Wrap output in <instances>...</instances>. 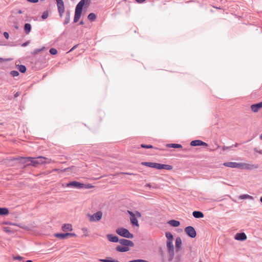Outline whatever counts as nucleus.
<instances>
[{
  "instance_id": "nucleus-1",
  "label": "nucleus",
  "mask_w": 262,
  "mask_h": 262,
  "mask_svg": "<svg viewBox=\"0 0 262 262\" xmlns=\"http://www.w3.org/2000/svg\"><path fill=\"white\" fill-rule=\"evenodd\" d=\"M21 159H26L28 161L31 162V165L34 166H37L38 165L50 163L52 162V160L47 158L40 156L37 158H34L32 157L23 158L21 157Z\"/></svg>"
},
{
  "instance_id": "nucleus-2",
  "label": "nucleus",
  "mask_w": 262,
  "mask_h": 262,
  "mask_svg": "<svg viewBox=\"0 0 262 262\" xmlns=\"http://www.w3.org/2000/svg\"><path fill=\"white\" fill-rule=\"evenodd\" d=\"M90 0H81L77 5L75 9V12L74 18L75 23L77 22L81 16L82 8L84 6H87L89 4Z\"/></svg>"
},
{
  "instance_id": "nucleus-3",
  "label": "nucleus",
  "mask_w": 262,
  "mask_h": 262,
  "mask_svg": "<svg viewBox=\"0 0 262 262\" xmlns=\"http://www.w3.org/2000/svg\"><path fill=\"white\" fill-rule=\"evenodd\" d=\"M116 232L117 234L125 238H132L134 237L133 234L128 229L123 227L118 228Z\"/></svg>"
},
{
  "instance_id": "nucleus-4",
  "label": "nucleus",
  "mask_w": 262,
  "mask_h": 262,
  "mask_svg": "<svg viewBox=\"0 0 262 262\" xmlns=\"http://www.w3.org/2000/svg\"><path fill=\"white\" fill-rule=\"evenodd\" d=\"M185 231L188 236L194 238L196 235L195 229L192 226H189L185 228Z\"/></svg>"
},
{
  "instance_id": "nucleus-5",
  "label": "nucleus",
  "mask_w": 262,
  "mask_h": 262,
  "mask_svg": "<svg viewBox=\"0 0 262 262\" xmlns=\"http://www.w3.org/2000/svg\"><path fill=\"white\" fill-rule=\"evenodd\" d=\"M127 212L130 215V221L132 224L133 226H135L136 227H139V225L138 224V220L137 219V217H136L135 213L129 210H128Z\"/></svg>"
},
{
  "instance_id": "nucleus-6",
  "label": "nucleus",
  "mask_w": 262,
  "mask_h": 262,
  "mask_svg": "<svg viewBox=\"0 0 262 262\" xmlns=\"http://www.w3.org/2000/svg\"><path fill=\"white\" fill-rule=\"evenodd\" d=\"M258 167V165L257 164H247V163H241L240 168L245 169L247 170H253L256 169Z\"/></svg>"
},
{
  "instance_id": "nucleus-7",
  "label": "nucleus",
  "mask_w": 262,
  "mask_h": 262,
  "mask_svg": "<svg viewBox=\"0 0 262 262\" xmlns=\"http://www.w3.org/2000/svg\"><path fill=\"white\" fill-rule=\"evenodd\" d=\"M67 186L68 187H73L77 188H83L84 186V184L77 181H72L68 183Z\"/></svg>"
},
{
  "instance_id": "nucleus-8",
  "label": "nucleus",
  "mask_w": 262,
  "mask_h": 262,
  "mask_svg": "<svg viewBox=\"0 0 262 262\" xmlns=\"http://www.w3.org/2000/svg\"><path fill=\"white\" fill-rule=\"evenodd\" d=\"M58 10L60 16L61 17L64 12V7L63 2L62 0H56Z\"/></svg>"
},
{
  "instance_id": "nucleus-9",
  "label": "nucleus",
  "mask_w": 262,
  "mask_h": 262,
  "mask_svg": "<svg viewBox=\"0 0 262 262\" xmlns=\"http://www.w3.org/2000/svg\"><path fill=\"white\" fill-rule=\"evenodd\" d=\"M119 242L122 245L125 246V247H133L134 246V243L130 241L125 238L120 239Z\"/></svg>"
},
{
  "instance_id": "nucleus-10",
  "label": "nucleus",
  "mask_w": 262,
  "mask_h": 262,
  "mask_svg": "<svg viewBox=\"0 0 262 262\" xmlns=\"http://www.w3.org/2000/svg\"><path fill=\"white\" fill-rule=\"evenodd\" d=\"M223 165L226 167H230V168H240L241 163H236L235 162H225L223 164Z\"/></svg>"
},
{
  "instance_id": "nucleus-11",
  "label": "nucleus",
  "mask_w": 262,
  "mask_h": 262,
  "mask_svg": "<svg viewBox=\"0 0 262 262\" xmlns=\"http://www.w3.org/2000/svg\"><path fill=\"white\" fill-rule=\"evenodd\" d=\"M190 145L192 146H207V144L200 140H195L192 141Z\"/></svg>"
},
{
  "instance_id": "nucleus-12",
  "label": "nucleus",
  "mask_w": 262,
  "mask_h": 262,
  "mask_svg": "<svg viewBox=\"0 0 262 262\" xmlns=\"http://www.w3.org/2000/svg\"><path fill=\"white\" fill-rule=\"evenodd\" d=\"M246 238L247 236L244 232L236 233L235 236V239L237 241H243L246 240Z\"/></svg>"
},
{
  "instance_id": "nucleus-13",
  "label": "nucleus",
  "mask_w": 262,
  "mask_h": 262,
  "mask_svg": "<svg viewBox=\"0 0 262 262\" xmlns=\"http://www.w3.org/2000/svg\"><path fill=\"white\" fill-rule=\"evenodd\" d=\"M261 108H262V101L251 105V108L254 113L257 112Z\"/></svg>"
},
{
  "instance_id": "nucleus-14",
  "label": "nucleus",
  "mask_w": 262,
  "mask_h": 262,
  "mask_svg": "<svg viewBox=\"0 0 262 262\" xmlns=\"http://www.w3.org/2000/svg\"><path fill=\"white\" fill-rule=\"evenodd\" d=\"M106 237L108 241L113 243L119 242V239L117 236L111 234H107Z\"/></svg>"
},
{
  "instance_id": "nucleus-15",
  "label": "nucleus",
  "mask_w": 262,
  "mask_h": 262,
  "mask_svg": "<svg viewBox=\"0 0 262 262\" xmlns=\"http://www.w3.org/2000/svg\"><path fill=\"white\" fill-rule=\"evenodd\" d=\"M182 245V240L180 237L178 236L176 239L175 246L177 251L180 250Z\"/></svg>"
},
{
  "instance_id": "nucleus-16",
  "label": "nucleus",
  "mask_w": 262,
  "mask_h": 262,
  "mask_svg": "<svg viewBox=\"0 0 262 262\" xmlns=\"http://www.w3.org/2000/svg\"><path fill=\"white\" fill-rule=\"evenodd\" d=\"M87 216L89 218V221L90 222H96L98 221V212H96L93 215H91L90 214H88Z\"/></svg>"
},
{
  "instance_id": "nucleus-17",
  "label": "nucleus",
  "mask_w": 262,
  "mask_h": 262,
  "mask_svg": "<svg viewBox=\"0 0 262 262\" xmlns=\"http://www.w3.org/2000/svg\"><path fill=\"white\" fill-rule=\"evenodd\" d=\"M62 230L66 231H71L73 230L72 225L71 224H65L62 226Z\"/></svg>"
},
{
  "instance_id": "nucleus-18",
  "label": "nucleus",
  "mask_w": 262,
  "mask_h": 262,
  "mask_svg": "<svg viewBox=\"0 0 262 262\" xmlns=\"http://www.w3.org/2000/svg\"><path fill=\"white\" fill-rule=\"evenodd\" d=\"M193 217L196 219L203 218L204 216V214L200 211H194L192 212Z\"/></svg>"
},
{
  "instance_id": "nucleus-19",
  "label": "nucleus",
  "mask_w": 262,
  "mask_h": 262,
  "mask_svg": "<svg viewBox=\"0 0 262 262\" xmlns=\"http://www.w3.org/2000/svg\"><path fill=\"white\" fill-rule=\"evenodd\" d=\"M168 253V260L169 261H171L173 260L174 256V250H171L167 251Z\"/></svg>"
},
{
  "instance_id": "nucleus-20",
  "label": "nucleus",
  "mask_w": 262,
  "mask_h": 262,
  "mask_svg": "<svg viewBox=\"0 0 262 262\" xmlns=\"http://www.w3.org/2000/svg\"><path fill=\"white\" fill-rule=\"evenodd\" d=\"M168 224L174 227H177L180 226V222L178 221L172 220L168 222Z\"/></svg>"
},
{
  "instance_id": "nucleus-21",
  "label": "nucleus",
  "mask_w": 262,
  "mask_h": 262,
  "mask_svg": "<svg viewBox=\"0 0 262 262\" xmlns=\"http://www.w3.org/2000/svg\"><path fill=\"white\" fill-rule=\"evenodd\" d=\"M116 250L118 252H124L128 251L129 248L127 247H122L121 246H118L116 247Z\"/></svg>"
},
{
  "instance_id": "nucleus-22",
  "label": "nucleus",
  "mask_w": 262,
  "mask_h": 262,
  "mask_svg": "<svg viewBox=\"0 0 262 262\" xmlns=\"http://www.w3.org/2000/svg\"><path fill=\"white\" fill-rule=\"evenodd\" d=\"M166 248H167V251L171 250H174V246L173 244V241H167Z\"/></svg>"
},
{
  "instance_id": "nucleus-23",
  "label": "nucleus",
  "mask_w": 262,
  "mask_h": 262,
  "mask_svg": "<svg viewBox=\"0 0 262 262\" xmlns=\"http://www.w3.org/2000/svg\"><path fill=\"white\" fill-rule=\"evenodd\" d=\"M55 236L57 238H60L62 239L67 238H68V233H57L55 234Z\"/></svg>"
},
{
  "instance_id": "nucleus-24",
  "label": "nucleus",
  "mask_w": 262,
  "mask_h": 262,
  "mask_svg": "<svg viewBox=\"0 0 262 262\" xmlns=\"http://www.w3.org/2000/svg\"><path fill=\"white\" fill-rule=\"evenodd\" d=\"M9 214V210L6 208H0V215H5Z\"/></svg>"
},
{
  "instance_id": "nucleus-25",
  "label": "nucleus",
  "mask_w": 262,
  "mask_h": 262,
  "mask_svg": "<svg viewBox=\"0 0 262 262\" xmlns=\"http://www.w3.org/2000/svg\"><path fill=\"white\" fill-rule=\"evenodd\" d=\"M172 169V166L170 165L161 164L160 169L171 170Z\"/></svg>"
},
{
  "instance_id": "nucleus-26",
  "label": "nucleus",
  "mask_w": 262,
  "mask_h": 262,
  "mask_svg": "<svg viewBox=\"0 0 262 262\" xmlns=\"http://www.w3.org/2000/svg\"><path fill=\"white\" fill-rule=\"evenodd\" d=\"M24 30L26 34H29L31 30V26L30 24H26L24 27Z\"/></svg>"
},
{
  "instance_id": "nucleus-27",
  "label": "nucleus",
  "mask_w": 262,
  "mask_h": 262,
  "mask_svg": "<svg viewBox=\"0 0 262 262\" xmlns=\"http://www.w3.org/2000/svg\"><path fill=\"white\" fill-rule=\"evenodd\" d=\"M166 146L167 147H172V148H175L182 147V146L181 144H176V143L168 144H167Z\"/></svg>"
},
{
  "instance_id": "nucleus-28",
  "label": "nucleus",
  "mask_w": 262,
  "mask_h": 262,
  "mask_svg": "<svg viewBox=\"0 0 262 262\" xmlns=\"http://www.w3.org/2000/svg\"><path fill=\"white\" fill-rule=\"evenodd\" d=\"M165 236L167 239V241H173V235L170 232H166Z\"/></svg>"
},
{
  "instance_id": "nucleus-29",
  "label": "nucleus",
  "mask_w": 262,
  "mask_h": 262,
  "mask_svg": "<svg viewBox=\"0 0 262 262\" xmlns=\"http://www.w3.org/2000/svg\"><path fill=\"white\" fill-rule=\"evenodd\" d=\"M88 18L91 21H93L96 18V15L93 13H91L88 15Z\"/></svg>"
},
{
  "instance_id": "nucleus-30",
  "label": "nucleus",
  "mask_w": 262,
  "mask_h": 262,
  "mask_svg": "<svg viewBox=\"0 0 262 262\" xmlns=\"http://www.w3.org/2000/svg\"><path fill=\"white\" fill-rule=\"evenodd\" d=\"M153 164L154 162H143L141 163L142 165L146 166L151 168L153 167Z\"/></svg>"
},
{
  "instance_id": "nucleus-31",
  "label": "nucleus",
  "mask_w": 262,
  "mask_h": 262,
  "mask_svg": "<svg viewBox=\"0 0 262 262\" xmlns=\"http://www.w3.org/2000/svg\"><path fill=\"white\" fill-rule=\"evenodd\" d=\"M70 14L69 12H67L66 14V16L64 20V24H67L70 22Z\"/></svg>"
},
{
  "instance_id": "nucleus-32",
  "label": "nucleus",
  "mask_w": 262,
  "mask_h": 262,
  "mask_svg": "<svg viewBox=\"0 0 262 262\" xmlns=\"http://www.w3.org/2000/svg\"><path fill=\"white\" fill-rule=\"evenodd\" d=\"M81 231H82V233H83L82 236H89V230L88 229L85 228H83L81 229Z\"/></svg>"
},
{
  "instance_id": "nucleus-33",
  "label": "nucleus",
  "mask_w": 262,
  "mask_h": 262,
  "mask_svg": "<svg viewBox=\"0 0 262 262\" xmlns=\"http://www.w3.org/2000/svg\"><path fill=\"white\" fill-rule=\"evenodd\" d=\"M18 70L21 73H25L26 71V68L24 65H20L18 67Z\"/></svg>"
},
{
  "instance_id": "nucleus-34",
  "label": "nucleus",
  "mask_w": 262,
  "mask_h": 262,
  "mask_svg": "<svg viewBox=\"0 0 262 262\" xmlns=\"http://www.w3.org/2000/svg\"><path fill=\"white\" fill-rule=\"evenodd\" d=\"M44 49V48H42L41 49H35L33 51V52L32 53V54L34 55H35L37 54L38 53L41 52Z\"/></svg>"
},
{
  "instance_id": "nucleus-35",
  "label": "nucleus",
  "mask_w": 262,
  "mask_h": 262,
  "mask_svg": "<svg viewBox=\"0 0 262 262\" xmlns=\"http://www.w3.org/2000/svg\"><path fill=\"white\" fill-rule=\"evenodd\" d=\"M140 146L144 148H152L153 146L151 145H145L144 144H141Z\"/></svg>"
},
{
  "instance_id": "nucleus-36",
  "label": "nucleus",
  "mask_w": 262,
  "mask_h": 262,
  "mask_svg": "<svg viewBox=\"0 0 262 262\" xmlns=\"http://www.w3.org/2000/svg\"><path fill=\"white\" fill-rule=\"evenodd\" d=\"M160 163H154L152 168H156L157 169H160Z\"/></svg>"
},
{
  "instance_id": "nucleus-37",
  "label": "nucleus",
  "mask_w": 262,
  "mask_h": 262,
  "mask_svg": "<svg viewBox=\"0 0 262 262\" xmlns=\"http://www.w3.org/2000/svg\"><path fill=\"white\" fill-rule=\"evenodd\" d=\"M19 74V72L17 71H12L11 72V75L13 77L17 76Z\"/></svg>"
},
{
  "instance_id": "nucleus-38",
  "label": "nucleus",
  "mask_w": 262,
  "mask_h": 262,
  "mask_svg": "<svg viewBox=\"0 0 262 262\" xmlns=\"http://www.w3.org/2000/svg\"><path fill=\"white\" fill-rule=\"evenodd\" d=\"M50 53L52 55H56L57 53V51L55 48H51L50 50Z\"/></svg>"
},
{
  "instance_id": "nucleus-39",
  "label": "nucleus",
  "mask_w": 262,
  "mask_h": 262,
  "mask_svg": "<svg viewBox=\"0 0 262 262\" xmlns=\"http://www.w3.org/2000/svg\"><path fill=\"white\" fill-rule=\"evenodd\" d=\"M48 17V12H47V11L44 12L43 14L41 16L42 18L45 19H46Z\"/></svg>"
},
{
  "instance_id": "nucleus-40",
  "label": "nucleus",
  "mask_w": 262,
  "mask_h": 262,
  "mask_svg": "<svg viewBox=\"0 0 262 262\" xmlns=\"http://www.w3.org/2000/svg\"><path fill=\"white\" fill-rule=\"evenodd\" d=\"M108 262H120V261L117 259H112V257H109Z\"/></svg>"
},
{
  "instance_id": "nucleus-41",
  "label": "nucleus",
  "mask_w": 262,
  "mask_h": 262,
  "mask_svg": "<svg viewBox=\"0 0 262 262\" xmlns=\"http://www.w3.org/2000/svg\"><path fill=\"white\" fill-rule=\"evenodd\" d=\"M135 214L136 217H141V214L138 211H136L135 212Z\"/></svg>"
},
{
  "instance_id": "nucleus-42",
  "label": "nucleus",
  "mask_w": 262,
  "mask_h": 262,
  "mask_svg": "<svg viewBox=\"0 0 262 262\" xmlns=\"http://www.w3.org/2000/svg\"><path fill=\"white\" fill-rule=\"evenodd\" d=\"M68 237H72V236H74V237L77 236L76 234L74 233H68Z\"/></svg>"
},
{
  "instance_id": "nucleus-43",
  "label": "nucleus",
  "mask_w": 262,
  "mask_h": 262,
  "mask_svg": "<svg viewBox=\"0 0 262 262\" xmlns=\"http://www.w3.org/2000/svg\"><path fill=\"white\" fill-rule=\"evenodd\" d=\"M93 187V186H92L91 185H90V184H88V185H85L84 184V186L83 187V188H91Z\"/></svg>"
},
{
  "instance_id": "nucleus-44",
  "label": "nucleus",
  "mask_w": 262,
  "mask_h": 262,
  "mask_svg": "<svg viewBox=\"0 0 262 262\" xmlns=\"http://www.w3.org/2000/svg\"><path fill=\"white\" fill-rule=\"evenodd\" d=\"M4 35L5 36V37L6 38V39H8L9 37V35L8 34V32H5L4 33Z\"/></svg>"
},
{
  "instance_id": "nucleus-45",
  "label": "nucleus",
  "mask_w": 262,
  "mask_h": 262,
  "mask_svg": "<svg viewBox=\"0 0 262 262\" xmlns=\"http://www.w3.org/2000/svg\"><path fill=\"white\" fill-rule=\"evenodd\" d=\"M14 259L20 260H21L23 259V257L20 256H16V257H14Z\"/></svg>"
},
{
  "instance_id": "nucleus-46",
  "label": "nucleus",
  "mask_w": 262,
  "mask_h": 262,
  "mask_svg": "<svg viewBox=\"0 0 262 262\" xmlns=\"http://www.w3.org/2000/svg\"><path fill=\"white\" fill-rule=\"evenodd\" d=\"M108 258L107 259H99V261L108 262Z\"/></svg>"
},
{
  "instance_id": "nucleus-47",
  "label": "nucleus",
  "mask_w": 262,
  "mask_h": 262,
  "mask_svg": "<svg viewBox=\"0 0 262 262\" xmlns=\"http://www.w3.org/2000/svg\"><path fill=\"white\" fill-rule=\"evenodd\" d=\"M254 151H255V152H258V153H259V154H262V150H258L257 149V148H255L254 149Z\"/></svg>"
},
{
  "instance_id": "nucleus-48",
  "label": "nucleus",
  "mask_w": 262,
  "mask_h": 262,
  "mask_svg": "<svg viewBox=\"0 0 262 262\" xmlns=\"http://www.w3.org/2000/svg\"><path fill=\"white\" fill-rule=\"evenodd\" d=\"M27 1L30 3H37L38 2V0H27Z\"/></svg>"
},
{
  "instance_id": "nucleus-49",
  "label": "nucleus",
  "mask_w": 262,
  "mask_h": 262,
  "mask_svg": "<svg viewBox=\"0 0 262 262\" xmlns=\"http://www.w3.org/2000/svg\"><path fill=\"white\" fill-rule=\"evenodd\" d=\"M72 168H73V167H68V168L64 169L63 171H69V170H71Z\"/></svg>"
},
{
  "instance_id": "nucleus-50",
  "label": "nucleus",
  "mask_w": 262,
  "mask_h": 262,
  "mask_svg": "<svg viewBox=\"0 0 262 262\" xmlns=\"http://www.w3.org/2000/svg\"><path fill=\"white\" fill-rule=\"evenodd\" d=\"M102 212L101 211H99V221L102 218Z\"/></svg>"
},
{
  "instance_id": "nucleus-51",
  "label": "nucleus",
  "mask_w": 262,
  "mask_h": 262,
  "mask_svg": "<svg viewBox=\"0 0 262 262\" xmlns=\"http://www.w3.org/2000/svg\"><path fill=\"white\" fill-rule=\"evenodd\" d=\"M139 3H142L145 2L146 0H136Z\"/></svg>"
},
{
  "instance_id": "nucleus-52",
  "label": "nucleus",
  "mask_w": 262,
  "mask_h": 262,
  "mask_svg": "<svg viewBox=\"0 0 262 262\" xmlns=\"http://www.w3.org/2000/svg\"><path fill=\"white\" fill-rule=\"evenodd\" d=\"M228 148H229V147L225 146H223V148H222V149H223V150H226V149H228Z\"/></svg>"
},
{
  "instance_id": "nucleus-53",
  "label": "nucleus",
  "mask_w": 262,
  "mask_h": 262,
  "mask_svg": "<svg viewBox=\"0 0 262 262\" xmlns=\"http://www.w3.org/2000/svg\"><path fill=\"white\" fill-rule=\"evenodd\" d=\"M139 262H149L147 260H143V259H139Z\"/></svg>"
},
{
  "instance_id": "nucleus-54",
  "label": "nucleus",
  "mask_w": 262,
  "mask_h": 262,
  "mask_svg": "<svg viewBox=\"0 0 262 262\" xmlns=\"http://www.w3.org/2000/svg\"><path fill=\"white\" fill-rule=\"evenodd\" d=\"M128 262H139V259L133 260Z\"/></svg>"
},
{
  "instance_id": "nucleus-55",
  "label": "nucleus",
  "mask_w": 262,
  "mask_h": 262,
  "mask_svg": "<svg viewBox=\"0 0 262 262\" xmlns=\"http://www.w3.org/2000/svg\"><path fill=\"white\" fill-rule=\"evenodd\" d=\"M4 61H5V60L3 58H0V62Z\"/></svg>"
},
{
  "instance_id": "nucleus-56",
  "label": "nucleus",
  "mask_w": 262,
  "mask_h": 262,
  "mask_svg": "<svg viewBox=\"0 0 262 262\" xmlns=\"http://www.w3.org/2000/svg\"><path fill=\"white\" fill-rule=\"evenodd\" d=\"M146 186L150 187L151 185H150V184H147L146 185Z\"/></svg>"
},
{
  "instance_id": "nucleus-57",
  "label": "nucleus",
  "mask_w": 262,
  "mask_h": 262,
  "mask_svg": "<svg viewBox=\"0 0 262 262\" xmlns=\"http://www.w3.org/2000/svg\"><path fill=\"white\" fill-rule=\"evenodd\" d=\"M18 13H19V14H21V13H23V12H22V11H21V10H19L18 11Z\"/></svg>"
},
{
  "instance_id": "nucleus-58",
  "label": "nucleus",
  "mask_w": 262,
  "mask_h": 262,
  "mask_svg": "<svg viewBox=\"0 0 262 262\" xmlns=\"http://www.w3.org/2000/svg\"><path fill=\"white\" fill-rule=\"evenodd\" d=\"M83 24H84V23H83V21H81L80 22V25H83Z\"/></svg>"
},
{
  "instance_id": "nucleus-59",
  "label": "nucleus",
  "mask_w": 262,
  "mask_h": 262,
  "mask_svg": "<svg viewBox=\"0 0 262 262\" xmlns=\"http://www.w3.org/2000/svg\"><path fill=\"white\" fill-rule=\"evenodd\" d=\"M26 262H32V261L31 260H28L26 261Z\"/></svg>"
},
{
  "instance_id": "nucleus-60",
  "label": "nucleus",
  "mask_w": 262,
  "mask_h": 262,
  "mask_svg": "<svg viewBox=\"0 0 262 262\" xmlns=\"http://www.w3.org/2000/svg\"><path fill=\"white\" fill-rule=\"evenodd\" d=\"M260 201L262 203V196L260 198Z\"/></svg>"
},
{
  "instance_id": "nucleus-61",
  "label": "nucleus",
  "mask_w": 262,
  "mask_h": 262,
  "mask_svg": "<svg viewBox=\"0 0 262 262\" xmlns=\"http://www.w3.org/2000/svg\"><path fill=\"white\" fill-rule=\"evenodd\" d=\"M260 139L261 140H262V134H261V135L260 136Z\"/></svg>"
},
{
  "instance_id": "nucleus-62",
  "label": "nucleus",
  "mask_w": 262,
  "mask_h": 262,
  "mask_svg": "<svg viewBox=\"0 0 262 262\" xmlns=\"http://www.w3.org/2000/svg\"><path fill=\"white\" fill-rule=\"evenodd\" d=\"M178 262L179 261H180V257H178Z\"/></svg>"
},
{
  "instance_id": "nucleus-63",
  "label": "nucleus",
  "mask_w": 262,
  "mask_h": 262,
  "mask_svg": "<svg viewBox=\"0 0 262 262\" xmlns=\"http://www.w3.org/2000/svg\"><path fill=\"white\" fill-rule=\"evenodd\" d=\"M237 145H238V144H235V145H234V146H235V147H237Z\"/></svg>"
},
{
  "instance_id": "nucleus-64",
  "label": "nucleus",
  "mask_w": 262,
  "mask_h": 262,
  "mask_svg": "<svg viewBox=\"0 0 262 262\" xmlns=\"http://www.w3.org/2000/svg\"><path fill=\"white\" fill-rule=\"evenodd\" d=\"M26 43H24L23 44V46H26Z\"/></svg>"
}]
</instances>
